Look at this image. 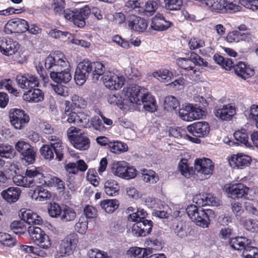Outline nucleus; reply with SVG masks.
Wrapping results in <instances>:
<instances>
[{"mask_svg": "<svg viewBox=\"0 0 258 258\" xmlns=\"http://www.w3.org/2000/svg\"><path fill=\"white\" fill-rule=\"evenodd\" d=\"M45 67L49 71L51 79L57 84H67L72 79L70 63L60 52L57 51L47 56L45 60Z\"/></svg>", "mask_w": 258, "mask_h": 258, "instance_id": "f257e3e1", "label": "nucleus"}, {"mask_svg": "<svg viewBox=\"0 0 258 258\" xmlns=\"http://www.w3.org/2000/svg\"><path fill=\"white\" fill-rule=\"evenodd\" d=\"M105 67L102 63L84 59L78 64L74 79L78 85H82L90 74L93 78L98 80L100 76L103 75Z\"/></svg>", "mask_w": 258, "mask_h": 258, "instance_id": "f03ea898", "label": "nucleus"}, {"mask_svg": "<svg viewBox=\"0 0 258 258\" xmlns=\"http://www.w3.org/2000/svg\"><path fill=\"white\" fill-rule=\"evenodd\" d=\"M186 211L189 217L196 225L203 228L208 227L210 218L211 215L214 214L211 210H204L194 205L188 206Z\"/></svg>", "mask_w": 258, "mask_h": 258, "instance_id": "7ed1b4c3", "label": "nucleus"}, {"mask_svg": "<svg viewBox=\"0 0 258 258\" xmlns=\"http://www.w3.org/2000/svg\"><path fill=\"white\" fill-rule=\"evenodd\" d=\"M28 231L33 241L39 247L47 249L51 245L49 236L40 228L35 226H30Z\"/></svg>", "mask_w": 258, "mask_h": 258, "instance_id": "20e7f679", "label": "nucleus"}, {"mask_svg": "<svg viewBox=\"0 0 258 258\" xmlns=\"http://www.w3.org/2000/svg\"><path fill=\"white\" fill-rule=\"evenodd\" d=\"M177 64L185 70H192L196 64L199 66L207 67L208 63L197 53L192 52L188 58H179L176 60Z\"/></svg>", "mask_w": 258, "mask_h": 258, "instance_id": "39448f33", "label": "nucleus"}, {"mask_svg": "<svg viewBox=\"0 0 258 258\" xmlns=\"http://www.w3.org/2000/svg\"><path fill=\"white\" fill-rule=\"evenodd\" d=\"M9 117L11 123L17 130L23 128L30 121L29 116L24 110L18 108L11 109Z\"/></svg>", "mask_w": 258, "mask_h": 258, "instance_id": "423d86ee", "label": "nucleus"}, {"mask_svg": "<svg viewBox=\"0 0 258 258\" xmlns=\"http://www.w3.org/2000/svg\"><path fill=\"white\" fill-rule=\"evenodd\" d=\"M78 243V236L75 233L68 235L61 241L59 247V253L61 256H68L72 254Z\"/></svg>", "mask_w": 258, "mask_h": 258, "instance_id": "0eeeda50", "label": "nucleus"}, {"mask_svg": "<svg viewBox=\"0 0 258 258\" xmlns=\"http://www.w3.org/2000/svg\"><path fill=\"white\" fill-rule=\"evenodd\" d=\"M146 89L139 85H135L126 88L124 98L125 105L140 103L141 95L145 94Z\"/></svg>", "mask_w": 258, "mask_h": 258, "instance_id": "6e6552de", "label": "nucleus"}, {"mask_svg": "<svg viewBox=\"0 0 258 258\" xmlns=\"http://www.w3.org/2000/svg\"><path fill=\"white\" fill-rule=\"evenodd\" d=\"M18 85L26 92L38 86L39 81L37 77L30 74H19L16 77Z\"/></svg>", "mask_w": 258, "mask_h": 258, "instance_id": "1a4fd4ad", "label": "nucleus"}, {"mask_svg": "<svg viewBox=\"0 0 258 258\" xmlns=\"http://www.w3.org/2000/svg\"><path fill=\"white\" fill-rule=\"evenodd\" d=\"M27 21L15 18L9 20L4 27V32L7 34L13 33H24L27 31Z\"/></svg>", "mask_w": 258, "mask_h": 258, "instance_id": "9d476101", "label": "nucleus"}, {"mask_svg": "<svg viewBox=\"0 0 258 258\" xmlns=\"http://www.w3.org/2000/svg\"><path fill=\"white\" fill-rule=\"evenodd\" d=\"M20 48L18 42L13 39L0 37V52L7 56L16 53Z\"/></svg>", "mask_w": 258, "mask_h": 258, "instance_id": "9b49d317", "label": "nucleus"}, {"mask_svg": "<svg viewBox=\"0 0 258 258\" xmlns=\"http://www.w3.org/2000/svg\"><path fill=\"white\" fill-rule=\"evenodd\" d=\"M103 78L105 86L111 90H117L121 88L125 82L123 77H119L112 72L105 74Z\"/></svg>", "mask_w": 258, "mask_h": 258, "instance_id": "f8f14e48", "label": "nucleus"}, {"mask_svg": "<svg viewBox=\"0 0 258 258\" xmlns=\"http://www.w3.org/2000/svg\"><path fill=\"white\" fill-rule=\"evenodd\" d=\"M62 118L70 123L77 125H85L88 123L89 119L87 116L82 112L77 113L69 110H66L63 115Z\"/></svg>", "mask_w": 258, "mask_h": 258, "instance_id": "ddd939ff", "label": "nucleus"}, {"mask_svg": "<svg viewBox=\"0 0 258 258\" xmlns=\"http://www.w3.org/2000/svg\"><path fill=\"white\" fill-rule=\"evenodd\" d=\"M187 130L194 136L204 137L209 133L210 126L207 122L199 121L188 125Z\"/></svg>", "mask_w": 258, "mask_h": 258, "instance_id": "4468645a", "label": "nucleus"}, {"mask_svg": "<svg viewBox=\"0 0 258 258\" xmlns=\"http://www.w3.org/2000/svg\"><path fill=\"white\" fill-rule=\"evenodd\" d=\"M25 175L30 186L33 184L43 183V175L38 168L34 166L28 167L25 172Z\"/></svg>", "mask_w": 258, "mask_h": 258, "instance_id": "2eb2a0df", "label": "nucleus"}, {"mask_svg": "<svg viewBox=\"0 0 258 258\" xmlns=\"http://www.w3.org/2000/svg\"><path fill=\"white\" fill-rule=\"evenodd\" d=\"M214 114L222 120H229L235 114V108L231 104L223 105L215 109Z\"/></svg>", "mask_w": 258, "mask_h": 258, "instance_id": "dca6fc26", "label": "nucleus"}, {"mask_svg": "<svg viewBox=\"0 0 258 258\" xmlns=\"http://www.w3.org/2000/svg\"><path fill=\"white\" fill-rule=\"evenodd\" d=\"M195 169L205 175H210L212 174L214 165L208 158L198 159L195 162Z\"/></svg>", "mask_w": 258, "mask_h": 258, "instance_id": "f3484780", "label": "nucleus"}, {"mask_svg": "<svg viewBox=\"0 0 258 258\" xmlns=\"http://www.w3.org/2000/svg\"><path fill=\"white\" fill-rule=\"evenodd\" d=\"M203 113L202 109L193 105L190 106L189 110L180 109L178 111L180 117L185 121L199 119L203 116Z\"/></svg>", "mask_w": 258, "mask_h": 258, "instance_id": "a211bd4d", "label": "nucleus"}, {"mask_svg": "<svg viewBox=\"0 0 258 258\" xmlns=\"http://www.w3.org/2000/svg\"><path fill=\"white\" fill-rule=\"evenodd\" d=\"M228 194L232 199L244 198L247 195L248 188L242 183H237L230 185L228 187Z\"/></svg>", "mask_w": 258, "mask_h": 258, "instance_id": "6ab92c4d", "label": "nucleus"}, {"mask_svg": "<svg viewBox=\"0 0 258 258\" xmlns=\"http://www.w3.org/2000/svg\"><path fill=\"white\" fill-rule=\"evenodd\" d=\"M90 14L91 10L88 6L76 10L74 24L79 27H83L86 25V19Z\"/></svg>", "mask_w": 258, "mask_h": 258, "instance_id": "aec40b11", "label": "nucleus"}, {"mask_svg": "<svg viewBox=\"0 0 258 258\" xmlns=\"http://www.w3.org/2000/svg\"><path fill=\"white\" fill-rule=\"evenodd\" d=\"M171 25L170 22L165 21L163 16L158 14L152 18L150 28L155 31H164L169 28Z\"/></svg>", "mask_w": 258, "mask_h": 258, "instance_id": "412c9836", "label": "nucleus"}, {"mask_svg": "<svg viewBox=\"0 0 258 258\" xmlns=\"http://www.w3.org/2000/svg\"><path fill=\"white\" fill-rule=\"evenodd\" d=\"M145 94L141 95L140 103H137V105L143 104V108L149 111L154 112L157 110V106L155 105V101L151 95L149 94L147 90L146 92H144Z\"/></svg>", "mask_w": 258, "mask_h": 258, "instance_id": "4be33fe9", "label": "nucleus"}, {"mask_svg": "<svg viewBox=\"0 0 258 258\" xmlns=\"http://www.w3.org/2000/svg\"><path fill=\"white\" fill-rule=\"evenodd\" d=\"M48 140L51 142L49 145L53 148L56 159L59 161H61L63 158L64 149L61 140L54 136L49 137Z\"/></svg>", "mask_w": 258, "mask_h": 258, "instance_id": "5701e85b", "label": "nucleus"}, {"mask_svg": "<svg viewBox=\"0 0 258 258\" xmlns=\"http://www.w3.org/2000/svg\"><path fill=\"white\" fill-rule=\"evenodd\" d=\"M21 191L19 187H11L2 191L3 198L9 203L17 202L21 195Z\"/></svg>", "mask_w": 258, "mask_h": 258, "instance_id": "b1692460", "label": "nucleus"}, {"mask_svg": "<svg viewBox=\"0 0 258 258\" xmlns=\"http://www.w3.org/2000/svg\"><path fill=\"white\" fill-rule=\"evenodd\" d=\"M130 20L128 22V26L131 29L143 32L147 29L148 24L144 19L133 16L131 17Z\"/></svg>", "mask_w": 258, "mask_h": 258, "instance_id": "393cba45", "label": "nucleus"}, {"mask_svg": "<svg viewBox=\"0 0 258 258\" xmlns=\"http://www.w3.org/2000/svg\"><path fill=\"white\" fill-rule=\"evenodd\" d=\"M23 98L28 102H39L43 100L44 95L41 90L34 88L25 92Z\"/></svg>", "mask_w": 258, "mask_h": 258, "instance_id": "a878e982", "label": "nucleus"}, {"mask_svg": "<svg viewBox=\"0 0 258 258\" xmlns=\"http://www.w3.org/2000/svg\"><path fill=\"white\" fill-rule=\"evenodd\" d=\"M74 146L81 151L87 150L90 146L89 139L84 134L80 133L72 142Z\"/></svg>", "mask_w": 258, "mask_h": 258, "instance_id": "bb28decb", "label": "nucleus"}, {"mask_svg": "<svg viewBox=\"0 0 258 258\" xmlns=\"http://www.w3.org/2000/svg\"><path fill=\"white\" fill-rule=\"evenodd\" d=\"M251 243V240L245 237L231 238L229 241V244L234 249L245 250V247Z\"/></svg>", "mask_w": 258, "mask_h": 258, "instance_id": "cd10ccee", "label": "nucleus"}, {"mask_svg": "<svg viewBox=\"0 0 258 258\" xmlns=\"http://www.w3.org/2000/svg\"><path fill=\"white\" fill-rule=\"evenodd\" d=\"M21 218L25 223H27L28 224L39 225L41 222L39 216L29 210L21 212Z\"/></svg>", "mask_w": 258, "mask_h": 258, "instance_id": "c85d7f7f", "label": "nucleus"}, {"mask_svg": "<svg viewBox=\"0 0 258 258\" xmlns=\"http://www.w3.org/2000/svg\"><path fill=\"white\" fill-rule=\"evenodd\" d=\"M235 73L239 77L245 80L250 76L249 72H251L250 69L246 68L245 64L243 62H239L235 66L233 62L232 67Z\"/></svg>", "mask_w": 258, "mask_h": 258, "instance_id": "c756f323", "label": "nucleus"}, {"mask_svg": "<svg viewBox=\"0 0 258 258\" xmlns=\"http://www.w3.org/2000/svg\"><path fill=\"white\" fill-rule=\"evenodd\" d=\"M153 252L152 248H143L138 247H133L127 251V254L137 258H144Z\"/></svg>", "mask_w": 258, "mask_h": 258, "instance_id": "7c9ffc66", "label": "nucleus"}, {"mask_svg": "<svg viewBox=\"0 0 258 258\" xmlns=\"http://www.w3.org/2000/svg\"><path fill=\"white\" fill-rule=\"evenodd\" d=\"M204 4L212 11L224 12L225 10L226 0H206Z\"/></svg>", "mask_w": 258, "mask_h": 258, "instance_id": "2f4dec72", "label": "nucleus"}, {"mask_svg": "<svg viewBox=\"0 0 258 258\" xmlns=\"http://www.w3.org/2000/svg\"><path fill=\"white\" fill-rule=\"evenodd\" d=\"M113 173L121 178L130 177L131 174L125 176L124 174L126 170V162L124 161H119L114 163L111 168Z\"/></svg>", "mask_w": 258, "mask_h": 258, "instance_id": "473e14b6", "label": "nucleus"}, {"mask_svg": "<svg viewBox=\"0 0 258 258\" xmlns=\"http://www.w3.org/2000/svg\"><path fill=\"white\" fill-rule=\"evenodd\" d=\"M119 186L117 182L112 179L108 180L104 183V190L106 194L110 196H114L118 194Z\"/></svg>", "mask_w": 258, "mask_h": 258, "instance_id": "72a5a7b5", "label": "nucleus"}, {"mask_svg": "<svg viewBox=\"0 0 258 258\" xmlns=\"http://www.w3.org/2000/svg\"><path fill=\"white\" fill-rule=\"evenodd\" d=\"M143 180L150 184H155L159 180V177L155 172L152 170L144 169L142 170Z\"/></svg>", "mask_w": 258, "mask_h": 258, "instance_id": "f704fd0d", "label": "nucleus"}, {"mask_svg": "<svg viewBox=\"0 0 258 258\" xmlns=\"http://www.w3.org/2000/svg\"><path fill=\"white\" fill-rule=\"evenodd\" d=\"M64 169L67 171L66 181L71 183L75 180L74 175L78 173V168H77V164L76 163L70 162L66 164Z\"/></svg>", "mask_w": 258, "mask_h": 258, "instance_id": "c9c22d12", "label": "nucleus"}, {"mask_svg": "<svg viewBox=\"0 0 258 258\" xmlns=\"http://www.w3.org/2000/svg\"><path fill=\"white\" fill-rule=\"evenodd\" d=\"M118 202L116 200H106L100 203L101 208L105 212L112 213L118 208Z\"/></svg>", "mask_w": 258, "mask_h": 258, "instance_id": "e433bc0d", "label": "nucleus"}, {"mask_svg": "<svg viewBox=\"0 0 258 258\" xmlns=\"http://www.w3.org/2000/svg\"><path fill=\"white\" fill-rule=\"evenodd\" d=\"M22 161L28 164H33L36 157V152L34 147L31 146L30 148L22 153L21 154Z\"/></svg>", "mask_w": 258, "mask_h": 258, "instance_id": "4c0bfd02", "label": "nucleus"}, {"mask_svg": "<svg viewBox=\"0 0 258 258\" xmlns=\"http://www.w3.org/2000/svg\"><path fill=\"white\" fill-rule=\"evenodd\" d=\"M232 160L234 162L236 166L238 168H242L250 164L251 158L249 156L240 154L233 157Z\"/></svg>", "mask_w": 258, "mask_h": 258, "instance_id": "58836bf2", "label": "nucleus"}, {"mask_svg": "<svg viewBox=\"0 0 258 258\" xmlns=\"http://www.w3.org/2000/svg\"><path fill=\"white\" fill-rule=\"evenodd\" d=\"M165 109L167 111H176L177 107H179V103L177 99L173 96H169L165 97L164 102Z\"/></svg>", "mask_w": 258, "mask_h": 258, "instance_id": "ea45409f", "label": "nucleus"}, {"mask_svg": "<svg viewBox=\"0 0 258 258\" xmlns=\"http://www.w3.org/2000/svg\"><path fill=\"white\" fill-rule=\"evenodd\" d=\"M16 155V151L13 147L8 144H0V156L12 159Z\"/></svg>", "mask_w": 258, "mask_h": 258, "instance_id": "a19ab883", "label": "nucleus"}, {"mask_svg": "<svg viewBox=\"0 0 258 258\" xmlns=\"http://www.w3.org/2000/svg\"><path fill=\"white\" fill-rule=\"evenodd\" d=\"M76 218V213L72 208L66 206L60 216V219L64 222L73 221Z\"/></svg>", "mask_w": 258, "mask_h": 258, "instance_id": "79ce46f5", "label": "nucleus"}, {"mask_svg": "<svg viewBox=\"0 0 258 258\" xmlns=\"http://www.w3.org/2000/svg\"><path fill=\"white\" fill-rule=\"evenodd\" d=\"M213 58L215 62L226 70H230L233 66V61L228 58H224L222 56L216 54Z\"/></svg>", "mask_w": 258, "mask_h": 258, "instance_id": "37998d69", "label": "nucleus"}, {"mask_svg": "<svg viewBox=\"0 0 258 258\" xmlns=\"http://www.w3.org/2000/svg\"><path fill=\"white\" fill-rule=\"evenodd\" d=\"M109 147L110 151L114 153L125 152L128 150V147L125 143L119 141L110 142Z\"/></svg>", "mask_w": 258, "mask_h": 258, "instance_id": "c03bdc74", "label": "nucleus"}, {"mask_svg": "<svg viewBox=\"0 0 258 258\" xmlns=\"http://www.w3.org/2000/svg\"><path fill=\"white\" fill-rule=\"evenodd\" d=\"M11 229L16 234H23L27 229L26 225L22 219L21 221H15L10 225Z\"/></svg>", "mask_w": 258, "mask_h": 258, "instance_id": "a18cd8bd", "label": "nucleus"}, {"mask_svg": "<svg viewBox=\"0 0 258 258\" xmlns=\"http://www.w3.org/2000/svg\"><path fill=\"white\" fill-rule=\"evenodd\" d=\"M165 8L170 11L180 10L182 6V0H163Z\"/></svg>", "mask_w": 258, "mask_h": 258, "instance_id": "49530a36", "label": "nucleus"}, {"mask_svg": "<svg viewBox=\"0 0 258 258\" xmlns=\"http://www.w3.org/2000/svg\"><path fill=\"white\" fill-rule=\"evenodd\" d=\"M53 148L49 145H43L40 149L42 156L46 160H51L54 157Z\"/></svg>", "mask_w": 258, "mask_h": 258, "instance_id": "de8ad7c7", "label": "nucleus"}, {"mask_svg": "<svg viewBox=\"0 0 258 258\" xmlns=\"http://www.w3.org/2000/svg\"><path fill=\"white\" fill-rule=\"evenodd\" d=\"M245 258H258V248L252 245V243L245 248L243 252Z\"/></svg>", "mask_w": 258, "mask_h": 258, "instance_id": "09e8293b", "label": "nucleus"}, {"mask_svg": "<svg viewBox=\"0 0 258 258\" xmlns=\"http://www.w3.org/2000/svg\"><path fill=\"white\" fill-rule=\"evenodd\" d=\"M72 107L75 108H84L87 106L86 100L77 95H74L72 97Z\"/></svg>", "mask_w": 258, "mask_h": 258, "instance_id": "8fccbe9b", "label": "nucleus"}, {"mask_svg": "<svg viewBox=\"0 0 258 258\" xmlns=\"http://www.w3.org/2000/svg\"><path fill=\"white\" fill-rule=\"evenodd\" d=\"M49 35L54 38H59L63 40L66 39H70L71 36V34L67 31H61L57 29L51 30L49 32Z\"/></svg>", "mask_w": 258, "mask_h": 258, "instance_id": "3c124183", "label": "nucleus"}, {"mask_svg": "<svg viewBox=\"0 0 258 258\" xmlns=\"http://www.w3.org/2000/svg\"><path fill=\"white\" fill-rule=\"evenodd\" d=\"M188 228L185 222L179 221L177 223L175 232L180 238H183L187 235Z\"/></svg>", "mask_w": 258, "mask_h": 258, "instance_id": "603ef678", "label": "nucleus"}, {"mask_svg": "<svg viewBox=\"0 0 258 258\" xmlns=\"http://www.w3.org/2000/svg\"><path fill=\"white\" fill-rule=\"evenodd\" d=\"M88 221L84 217L80 218L78 222L75 225V230L81 234L85 233L88 228Z\"/></svg>", "mask_w": 258, "mask_h": 258, "instance_id": "864d4df0", "label": "nucleus"}, {"mask_svg": "<svg viewBox=\"0 0 258 258\" xmlns=\"http://www.w3.org/2000/svg\"><path fill=\"white\" fill-rule=\"evenodd\" d=\"M147 214L143 209H139L136 212L130 214L128 216V219L132 221L138 222L141 220H145Z\"/></svg>", "mask_w": 258, "mask_h": 258, "instance_id": "5fc2aeb1", "label": "nucleus"}, {"mask_svg": "<svg viewBox=\"0 0 258 258\" xmlns=\"http://www.w3.org/2000/svg\"><path fill=\"white\" fill-rule=\"evenodd\" d=\"M138 224L143 225L141 226L142 233L141 236H145L150 233L153 227L152 222L151 220H143L137 222Z\"/></svg>", "mask_w": 258, "mask_h": 258, "instance_id": "6e6d98bb", "label": "nucleus"}, {"mask_svg": "<svg viewBox=\"0 0 258 258\" xmlns=\"http://www.w3.org/2000/svg\"><path fill=\"white\" fill-rule=\"evenodd\" d=\"M231 208L232 212L235 214L237 219L239 221H241L243 218L242 215L244 212L241 204L237 202L233 203L231 204Z\"/></svg>", "mask_w": 258, "mask_h": 258, "instance_id": "4d7b16f0", "label": "nucleus"}, {"mask_svg": "<svg viewBox=\"0 0 258 258\" xmlns=\"http://www.w3.org/2000/svg\"><path fill=\"white\" fill-rule=\"evenodd\" d=\"M171 75V73L166 69L159 70L152 74L153 77L157 78L161 82L163 81L168 78L170 79Z\"/></svg>", "mask_w": 258, "mask_h": 258, "instance_id": "13d9d810", "label": "nucleus"}, {"mask_svg": "<svg viewBox=\"0 0 258 258\" xmlns=\"http://www.w3.org/2000/svg\"><path fill=\"white\" fill-rule=\"evenodd\" d=\"M108 101L110 104L116 105L120 108L124 104H125L124 98L122 100L121 97L118 94H110L108 96Z\"/></svg>", "mask_w": 258, "mask_h": 258, "instance_id": "bf43d9fd", "label": "nucleus"}, {"mask_svg": "<svg viewBox=\"0 0 258 258\" xmlns=\"http://www.w3.org/2000/svg\"><path fill=\"white\" fill-rule=\"evenodd\" d=\"M62 211L60 206L55 203H51L48 208V213L52 217H60Z\"/></svg>", "mask_w": 258, "mask_h": 258, "instance_id": "052dcab7", "label": "nucleus"}, {"mask_svg": "<svg viewBox=\"0 0 258 258\" xmlns=\"http://www.w3.org/2000/svg\"><path fill=\"white\" fill-rule=\"evenodd\" d=\"M241 5L253 11L258 10V0H239Z\"/></svg>", "mask_w": 258, "mask_h": 258, "instance_id": "680f3d73", "label": "nucleus"}, {"mask_svg": "<svg viewBox=\"0 0 258 258\" xmlns=\"http://www.w3.org/2000/svg\"><path fill=\"white\" fill-rule=\"evenodd\" d=\"M31 145L27 142L20 140L15 144V149L20 154L28 149Z\"/></svg>", "mask_w": 258, "mask_h": 258, "instance_id": "e2e57ef3", "label": "nucleus"}, {"mask_svg": "<svg viewBox=\"0 0 258 258\" xmlns=\"http://www.w3.org/2000/svg\"><path fill=\"white\" fill-rule=\"evenodd\" d=\"M102 121V120L97 116H95L92 118L91 119V124L93 127V128L99 132L105 131L106 130V128Z\"/></svg>", "mask_w": 258, "mask_h": 258, "instance_id": "0e129e2a", "label": "nucleus"}, {"mask_svg": "<svg viewBox=\"0 0 258 258\" xmlns=\"http://www.w3.org/2000/svg\"><path fill=\"white\" fill-rule=\"evenodd\" d=\"M178 169L181 174L187 177L190 175V170L187 164V160L182 159L178 165Z\"/></svg>", "mask_w": 258, "mask_h": 258, "instance_id": "69168bd1", "label": "nucleus"}, {"mask_svg": "<svg viewBox=\"0 0 258 258\" xmlns=\"http://www.w3.org/2000/svg\"><path fill=\"white\" fill-rule=\"evenodd\" d=\"M244 226L248 231L256 232L258 231V221L248 219L244 222Z\"/></svg>", "mask_w": 258, "mask_h": 258, "instance_id": "338daca9", "label": "nucleus"}, {"mask_svg": "<svg viewBox=\"0 0 258 258\" xmlns=\"http://www.w3.org/2000/svg\"><path fill=\"white\" fill-rule=\"evenodd\" d=\"M88 258H109L104 251L98 249H91L88 252Z\"/></svg>", "mask_w": 258, "mask_h": 258, "instance_id": "774afa93", "label": "nucleus"}]
</instances>
